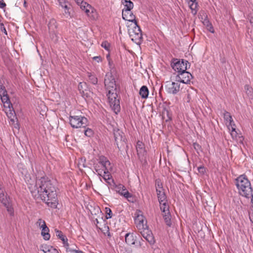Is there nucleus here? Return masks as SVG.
Masks as SVG:
<instances>
[{"label": "nucleus", "instance_id": "nucleus-1", "mask_svg": "<svg viewBox=\"0 0 253 253\" xmlns=\"http://www.w3.org/2000/svg\"><path fill=\"white\" fill-rule=\"evenodd\" d=\"M37 188L31 190V194L35 199H40L51 208H56L58 204L56 189L46 177H42L36 182Z\"/></svg>", "mask_w": 253, "mask_h": 253}, {"label": "nucleus", "instance_id": "nucleus-2", "mask_svg": "<svg viewBox=\"0 0 253 253\" xmlns=\"http://www.w3.org/2000/svg\"><path fill=\"white\" fill-rule=\"evenodd\" d=\"M105 86L108 93V96L109 102L110 107L114 110L116 114L120 111V97H118L117 91V85L115 80V78L113 76L111 73H107L105 76L104 80Z\"/></svg>", "mask_w": 253, "mask_h": 253}, {"label": "nucleus", "instance_id": "nucleus-3", "mask_svg": "<svg viewBox=\"0 0 253 253\" xmlns=\"http://www.w3.org/2000/svg\"><path fill=\"white\" fill-rule=\"evenodd\" d=\"M236 185L240 194L247 198L252 196L253 188L250 181L244 175H241L235 179Z\"/></svg>", "mask_w": 253, "mask_h": 253}, {"label": "nucleus", "instance_id": "nucleus-4", "mask_svg": "<svg viewBox=\"0 0 253 253\" xmlns=\"http://www.w3.org/2000/svg\"><path fill=\"white\" fill-rule=\"evenodd\" d=\"M128 34L131 40L137 44H140L142 42V31L137 23L128 26Z\"/></svg>", "mask_w": 253, "mask_h": 253}, {"label": "nucleus", "instance_id": "nucleus-5", "mask_svg": "<svg viewBox=\"0 0 253 253\" xmlns=\"http://www.w3.org/2000/svg\"><path fill=\"white\" fill-rule=\"evenodd\" d=\"M69 121L71 126L74 128H85L88 125L87 119L81 116H70Z\"/></svg>", "mask_w": 253, "mask_h": 253}, {"label": "nucleus", "instance_id": "nucleus-6", "mask_svg": "<svg viewBox=\"0 0 253 253\" xmlns=\"http://www.w3.org/2000/svg\"><path fill=\"white\" fill-rule=\"evenodd\" d=\"M187 65L190 66V63L184 59H173L171 64V67L178 73H181L187 69Z\"/></svg>", "mask_w": 253, "mask_h": 253}, {"label": "nucleus", "instance_id": "nucleus-7", "mask_svg": "<svg viewBox=\"0 0 253 253\" xmlns=\"http://www.w3.org/2000/svg\"><path fill=\"white\" fill-rule=\"evenodd\" d=\"M192 78V75L186 70L180 73L179 75L176 76L175 81L177 82L187 84L190 82Z\"/></svg>", "mask_w": 253, "mask_h": 253}, {"label": "nucleus", "instance_id": "nucleus-8", "mask_svg": "<svg viewBox=\"0 0 253 253\" xmlns=\"http://www.w3.org/2000/svg\"><path fill=\"white\" fill-rule=\"evenodd\" d=\"M140 232L143 237L147 241L150 245H153L155 243L154 237L152 232L148 227H146L140 231Z\"/></svg>", "mask_w": 253, "mask_h": 253}, {"label": "nucleus", "instance_id": "nucleus-9", "mask_svg": "<svg viewBox=\"0 0 253 253\" xmlns=\"http://www.w3.org/2000/svg\"><path fill=\"white\" fill-rule=\"evenodd\" d=\"M168 83L166 85V90L168 93L172 94H176L179 91L180 84L178 82H167Z\"/></svg>", "mask_w": 253, "mask_h": 253}, {"label": "nucleus", "instance_id": "nucleus-10", "mask_svg": "<svg viewBox=\"0 0 253 253\" xmlns=\"http://www.w3.org/2000/svg\"><path fill=\"white\" fill-rule=\"evenodd\" d=\"M136 148L139 159L140 160H145V156L146 155V151L145 149L144 144L142 143V142L138 141L136 143Z\"/></svg>", "mask_w": 253, "mask_h": 253}, {"label": "nucleus", "instance_id": "nucleus-11", "mask_svg": "<svg viewBox=\"0 0 253 253\" xmlns=\"http://www.w3.org/2000/svg\"><path fill=\"white\" fill-rule=\"evenodd\" d=\"M115 140L120 151L123 149L126 150L127 148V145H126V139L124 135L121 136L119 137H116Z\"/></svg>", "mask_w": 253, "mask_h": 253}, {"label": "nucleus", "instance_id": "nucleus-12", "mask_svg": "<svg viewBox=\"0 0 253 253\" xmlns=\"http://www.w3.org/2000/svg\"><path fill=\"white\" fill-rule=\"evenodd\" d=\"M99 163L102 165L103 167L104 168V173H107L108 170H110L111 169V163L107 159L106 157L104 156H100L98 159Z\"/></svg>", "mask_w": 253, "mask_h": 253}, {"label": "nucleus", "instance_id": "nucleus-13", "mask_svg": "<svg viewBox=\"0 0 253 253\" xmlns=\"http://www.w3.org/2000/svg\"><path fill=\"white\" fill-rule=\"evenodd\" d=\"M122 17L124 20L133 22V24L137 23L135 16L131 10L122 11Z\"/></svg>", "mask_w": 253, "mask_h": 253}, {"label": "nucleus", "instance_id": "nucleus-14", "mask_svg": "<svg viewBox=\"0 0 253 253\" xmlns=\"http://www.w3.org/2000/svg\"><path fill=\"white\" fill-rule=\"evenodd\" d=\"M135 222L137 229L140 231L146 227H148L146 221L144 220L142 215H138L135 219Z\"/></svg>", "mask_w": 253, "mask_h": 253}, {"label": "nucleus", "instance_id": "nucleus-15", "mask_svg": "<svg viewBox=\"0 0 253 253\" xmlns=\"http://www.w3.org/2000/svg\"><path fill=\"white\" fill-rule=\"evenodd\" d=\"M136 236L134 235L133 233H128L125 235V241L126 243L129 245H135V243L137 244V242H136Z\"/></svg>", "mask_w": 253, "mask_h": 253}, {"label": "nucleus", "instance_id": "nucleus-16", "mask_svg": "<svg viewBox=\"0 0 253 253\" xmlns=\"http://www.w3.org/2000/svg\"><path fill=\"white\" fill-rule=\"evenodd\" d=\"M112 182L113 183V186L115 188L116 191L119 193L121 195L123 196V194L126 193V191H128L126 188L125 186L123 184H119L117 185L114 180H112Z\"/></svg>", "mask_w": 253, "mask_h": 253}, {"label": "nucleus", "instance_id": "nucleus-17", "mask_svg": "<svg viewBox=\"0 0 253 253\" xmlns=\"http://www.w3.org/2000/svg\"><path fill=\"white\" fill-rule=\"evenodd\" d=\"M158 199L160 204H161L162 202H166L167 201V196L164 191V190L163 191H160L157 192Z\"/></svg>", "mask_w": 253, "mask_h": 253}, {"label": "nucleus", "instance_id": "nucleus-18", "mask_svg": "<svg viewBox=\"0 0 253 253\" xmlns=\"http://www.w3.org/2000/svg\"><path fill=\"white\" fill-rule=\"evenodd\" d=\"M139 95L141 98L146 99L148 97L149 94V89L145 85H143L140 89Z\"/></svg>", "mask_w": 253, "mask_h": 253}, {"label": "nucleus", "instance_id": "nucleus-19", "mask_svg": "<svg viewBox=\"0 0 253 253\" xmlns=\"http://www.w3.org/2000/svg\"><path fill=\"white\" fill-rule=\"evenodd\" d=\"M41 250L44 253H59L58 251L52 246H44L42 247Z\"/></svg>", "mask_w": 253, "mask_h": 253}, {"label": "nucleus", "instance_id": "nucleus-20", "mask_svg": "<svg viewBox=\"0 0 253 253\" xmlns=\"http://www.w3.org/2000/svg\"><path fill=\"white\" fill-rule=\"evenodd\" d=\"M48 29L51 33H55L57 28L56 22L55 19H51L48 23Z\"/></svg>", "mask_w": 253, "mask_h": 253}, {"label": "nucleus", "instance_id": "nucleus-21", "mask_svg": "<svg viewBox=\"0 0 253 253\" xmlns=\"http://www.w3.org/2000/svg\"><path fill=\"white\" fill-rule=\"evenodd\" d=\"M160 205V209L163 213L169 212V206L168 204V201L166 202H162Z\"/></svg>", "mask_w": 253, "mask_h": 253}, {"label": "nucleus", "instance_id": "nucleus-22", "mask_svg": "<svg viewBox=\"0 0 253 253\" xmlns=\"http://www.w3.org/2000/svg\"><path fill=\"white\" fill-rule=\"evenodd\" d=\"M49 229L48 227L42 230L41 235L43 236L45 240H48L50 239V235L49 233Z\"/></svg>", "mask_w": 253, "mask_h": 253}, {"label": "nucleus", "instance_id": "nucleus-23", "mask_svg": "<svg viewBox=\"0 0 253 253\" xmlns=\"http://www.w3.org/2000/svg\"><path fill=\"white\" fill-rule=\"evenodd\" d=\"M80 7L83 10H84L87 14H88L91 6L86 2L84 1L82 4H81Z\"/></svg>", "mask_w": 253, "mask_h": 253}, {"label": "nucleus", "instance_id": "nucleus-24", "mask_svg": "<svg viewBox=\"0 0 253 253\" xmlns=\"http://www.w3.org/2000/svg\"><path fill=\"white\" fill-rule=\"evenodd\" d=\"M170 216H171V215H170L169 212H167L166 214L163 213V217H164L165 223L169 227H170L171 225Z\"/></svg>", "mask_w": 253, "mask_h": 253}, {"label": "nucleus", "instance_id": "nucleus-25", "mask_svg": "<svg viewBox=\"0 0 253 253\" xmlns=\"http://www.w3.org/2000/svg\"><path fill=\"white\" fill-rule=\"evenodd\" d=\"M124 2L126 3L125 5V8L123 11L131 10L133 7V3L130 0H124Z\"/></svg>", "mask_w": 253, "mask_h": 253}, {"label": "nucleus", "instance_id": "nucleus-26", "mask_svg": "<svg viewBox=\"0 0 253 253\" xmlns=\"http://www.w3.org/2000/svg\"><path fill=\"white\" fill-rule=\"evenodd\" d=\"M223 117L226 123H229L231 124L233 123V119L230 113L226 111H224L223 113Z\"/></svg>", "mask_w": 253, "mask_h": 253}, {"label": "nucleus", "instance_id": "nucleus-27", "mask_svg": "<svg viewBox=\"0 0 253 253\" xmlns=\"http://www.w3.org/2000/svg\"><path fill=\"white\" fill-rule=\"evenodd\" d=\"M0 98L1 99V101L4 104V106H7L8 108H10V106H12V104L10 103V100L8 95L3 96Z\"/></svg>", "mask_w": 253, "mask_h": 253}, {"label": "nucleus", "instance_id": "nucleus-28", "mask_svg": "<svg viewBox=\"0 0 253 253\" xmlns=\"http://www.w3.org/2000/svg\"><path fill=\"white\" fill-rule=\"evenodd\" d=\"M56 235L58 237L59 239H60L63 242H65V241H68V239L66 237L63 235V233L57 229L55 230Z\"/></svg>", "mask_w": 253, "mask_h": 253}, {"label": "nucleus", "instance_id": "nucleus-29", "mask_svg": "<svg viewBox=\"0 0 253 253\" xmlns=\"http://www.w3.org/2000/svg\"><path fill=\"white\" fill-rule=\"evenodd\" d=\"M245 89L248 96L251 98H253V89L250 87L249 85L246 84L245 85Z\"/></svg>", "mask_w": 253, "mask_h": 253}, {"label": "nucleus", "instance_id": "nucleus-30", "mask_svg": "<svg viewBox=\"0 0 253 253\" xmlns=\"http://www.w3.org/2000/svg\"><path fill=\"white\" fill-rule=\"evenodd\" d=\"M87 77L89 81L93 84H96L98 82L97 78L95 75L92 74L91 73H87Z\"/></svg>", "mask_w": 253, "mask_h": 253}, {"label": "nucleus", "instance_id": "nucleus-31", "mask_svg": "<svg viewBox=\"0 0 253 253\" xmlns=\"http://www.w3.org/2000/svg\"><path fill=\"white\" fill-rule=\"evenodd\" d=\"M84 85H86V84L85 83L83 84L82 83H80L78 85L79 90L80 91V93L82 94V95L83 97H85V96L87 97V96H88L87 93H85V91L83 89Z\"/></svg>", "mask_w": 253, "mask_h": 253}, {"label": "nucleus", "instance_id": "nucleus-32", "mask_svg": "<svg viewBox=\"0 0 253 253\" xmlns=\"http://www.w3.org/2000/svg\"><path fill=\"white\" fill-rule=\"evenodd\" d=\"M155 186H156V192L160 191H163L164 189L163 187V184L159 179H156L155 181Z\"/></svg>", "mask_w": 253, "mask_h": 253}, {"label": "nucleus", "instance_id": "nucleus-33", "mask_svg": "<svg viewBox=\"0 0 253 253\" xmlns=\"http://www.w3.org/2000/svg\"><path fill=\"white\" fill-rule=\"evenodd\" d=\"M123 196L126 198L128 202L133 203L134 198L132 195L128 191H126V193L123 194Z\"/></svg>", "mask_w": 253, "mask_h": 253}, {"label": "nucleus", "instance_id": "nucleus-34", "mask_svg": "<svg viewBox=\"0 0 253 253\" xmlns=\"http://www.w3.org/2000/svg\"><path fill=\"white\" fill-rule=\"evenodd\" d=\"M7 209V211L9 213L10 215H13L14 212V210L13 208L11 207L10 204L9 202V201H8V204L7 205H4Z\"/></svg>", "mask_w": 253, "mask_h": 253}, {"label": "nucleus", "instance_id": "nucleus-35", "mask_svg": "<svg viewBox=\"0 0 253 253\" xmlns=\"http://www.w3.org/2000/svg\"><path fill=\"white\" fill-rule=\"evenodd\" d=\"M105 211L106 213V218H111L112 216V212L111 210L109 208H105Z\"/></svg>", "mask_w": 253, "mask_h": 253}, {"label": "nucleus", "instance_id": "nucleus-36", "mask_svg": "<svg viewBox=\"0 0 253 253\" xmlns=\"http://www.w3.org/2000/svg\"><path fill=\"white\" fill-rule=\"evenodd\" d=\"M84 134L88 137H91L93 134V132L91 129L87 128L84 130Z\"/></svg>", "mask_w": 253, "mask_h": 253}, {"label": "nucleus", "instance_id": "nucleus-37", "mask_svg": "<svg viewBox=\"0 0 253 253\" xmlns=\"http://www.w3.org/2000/svg\"><path fill=\"white\" fill-rule=\"evenodd\" d=\"M101 176L106 181V182L107 181H108V180H110L111 178H112V176L109 173V170H108V173H104L103 175H102Z\"/></svg>", "mask_w": 253, "mask_h": 253}, {"label": "nucleus", "instance_id": "nucleus-38", "mask_svg": "<svg viewBox=\"0 0 253 253\" xmlns=\"http://www.w3.org/2000/svg\"><path fill=\"white\" fill-rule=\"evenodd\" d=\"M123 135H124V133L119 129L114 131V135L115 139H116V137H119Z\"/></svg>", "mask_w": 253, "mask_h": 253}, {"label": "nucleus", "instance_id": "nucleus-39", "mask_svg": "<svg viewBox=\"0 0 253 253\" xmlns=\"http://www.w3.org/2000/svg\"><path fill=\"white\" fill-rule=\"evenodd\" d=\"M58 2L60 5L63 7L64 9L68 8V5L67 4V1L65 0H58Z\"/></svg>", "mask_w": 253, "mask_h": 253}, {"label": "nucleus", "instance_id": "nucleus-40", "mask_svg": "<svg viewBox=\"0 0 253 253\" xmlns=\"http://www.w3.org/2000/svg\"><path fill=\"white\" fill-rule=\"evenodd\" d=\"M67 252H74L76 253H84L82 251H80L79 250H77V249H74L73 248H68Z\"/></svg>", "mask_w": 253, "mask_h": 253}, {"label": "nucleus", "instance_id": "nucleus-41", "mask_svg": "<svg viewBox=\"0 0 253 253\" xmlns=\"http://www.w3.org/2000/svg\"><path fill=\"white\" fill-rule=\"evenodd\" d=\"M231 135L233 138H237V132L236 131V128L234 127H232V129L231 130Z\"/></svg>", "mask_w": 253, "mask_h": 253}, {"label": "nucleus", "instance_id": "nucleus-42", "mask_svg": "<svg viewBox=\"0 0 253 253\" xmlns=\"http://www.w3.org/2000/svg\"><path fill=\"white\" fill-rule=\"evenodd\" d=\"M101 46L104 48L106 50H109V48L110 47V44L109 43H108L106 41H105V42H103L102 44H101Z\"/></svg>", "mask_w": 253, "mask_h": 253}, {"label": "nucleus", "instance_id": "nucleus-43", "mask_svg": "<svg viewBox=\"0 0 253 253\" xmlns=\"http://www.w3.org/2000/svg\"><path fill=\"white\" fill-rule=\"evenodd\" d=\"M193 146H194V149L197 151L198 152V150H200L201 148V147L200 145H199L198 143H194L193 144Z\"/></svg>", "mask_w": 253, "mask_h": 253}, {"label": "nucleus", "instance_id": "nucleus-44", "mask_svg": "<svg viewBox=\"0 0 253 253\" xmlns=\"http://www.w3.org/2000/svg\"><path fill=\"white\" fill-rule=\"evenodd\" d=\"M206 23H207L208 24H207V26L208 27H209V31L211 32V33H213L214 32V31H213V27H212L211 26V23H209V21H207Z\"/></svg>", "mask_w": 253, "mask_h": 253}, {"label": "nucleus", "instance_id": "nucleus-45", "mask_svg": "<svg viewBox=\"0 0 253 253\" xmlns=\"http://www.w3.org/2000/svg\"><path fill=\"white\" fill-rule=\"evenodd\" d=\"M92 59L93 60L96 61L97 62H99L102 60V58L100 56H94Z\"/></svg>", "mask_w": 253, "mask_h": 253}, {"label": "nucleus", "instance_id": "nucleus-46", "mask_svg": "<svg viewBox=\"0 0 253 253\" xmlns=\"http://www.w3.org/2000/svg\"><path fill=\"white\" fill-rule=\"evenodd\" d=\"M198 171L200 173L203 174L205 171V169L204 167H200L198 168Z\"/></svg>", "mask_w": 253, "mask_h": 253}, {"label": "nucleus", "instance_id": "nucleus-47", "mask_svg": "<svg viewBox=\"0 0 253 253\" xmlns=\"http://www.w3.org/2000/svg\"><path fill=\"white\" fill-rule=\"evenodd\" d=\"M228 127L229 130H232V127H236L235 124H234V122L233 121V123H231V124L229 123Z\"/></svg>", "mask_w": 253, "mask_h": 253}, {"label": "nucleus", "instance_id": "nucleus-48", "mask_svg": "<svg viewBox=\"0 0 253 253\" xmlns=\"http://www.w3.org/2000/svg\"><path fill=\"white\" fill-rule=\"evenodd\" d=\"M43 222H45V221L40 218L38 220L36 224L37 225L40 227L41 226V224H42V223L43 224Z\"/></svg>", "mask_w": 253, "mask_h": 253}, {"label": "nucleus", "instance_id": "nucleus-49", "mask_svg": "<svg viewBox=\"0 0 253 253\" xmlns=\"http://www.w3.org/2000/svg\"><path fill=\"white\" fill-rule=\"evenodd\" d=\"M0 29L2 32H3L6 35H7V32L4 26V25L1 23L0 24Z\"/></svg>", "mask_w": 253, "mask_h": 253}, {"label": "nucleus", "instance_id": "nucleus-50", "mask_svg": "<svg viewBox=\"0 0 253 253\" xmlns=\"http://www.w3.org/2000/svg\"><path fill=\"white\" fill-rule=\"evenodd\" d=\"M6 95H7V91H6V89L3 91H2L1 92L0 91V97H2L3 96Z\"/></svg>", "mask_w": 253, "mask_h": 253}, {"label": "nucleus", "instance_id": "nucleus-51", "mask_svg": "<svg viewBox=\"0 0 253 253\" xmlns=\"http://www.w3.org/2000/svg\"><path fill=\"white\" fill-rule=\"evenodd\" d=\"M6 6V4L3 2V0H0V7L4 8Z\"/></svg>", "mask_w": 253, "mask_h": 253}, {"label": "nucleus", "instance_id": "nucleus-52", "mask_svg": "<svg viewBox=\"0 0 253 253\" xmlns=\"http://www.w3.org/2000/svg\"><path fill=\"white\" fill-rule=\"evenodd\" d=\"M64 246L65 247V248H66V251H67V248H70L69 247V244H68V242L67 241H65V242H63Z\"/></svg>", "mask_w": 253, "mask_h": 253}, {"label": "nucleus", "instance_id": "nucleus-53", "mask_svg": "<svg viewBox=\"0 0 253 253\" xmlns=\"http://www.w3.org/2000/svg\"><path fill=\"white\" fill-rule=\"evenodd\" d=\"M140 240L141 241H139V243H138V245H136L137 246H139L140 247H142V246L143 245V243L142 242H144V241L143 240V239L142 238H140Z\"/></svg>", "mask_w": 253, "mask_h": 253}, {"label": "nucleus", "instance_id": "nucleus-54", "mask_svg": "<svg viewBox=\"0 0 253 253\" xmlns=\"http://www.w3.org/2000/svg\"><path fill=\"white\" fill-rule=\"evenodd\" d=\"M95 170L96 172H97L98 173V174L99 176H102V171L100 170V169H97L96 168H95Z\"/></svg>", "mask_w": 253, "mask_h": 253}, {"label": "nucleus", "instance_id": "nucleus-55", "mask_svg": "<svg viewBox=\"0 0 253 253\" xmlns=\"http://www.w3.org/2000/svg\"><path fill=\"white\" fill-rule=\"evenodd\" d=\"M41 228H42V230L43 229V228H47V226L46 225L45 222H43V224H41V226L40 227Z\"/></svg>", "mask_w": 253, "mask_h": 253}, {"label": "nucleus", "instance_id": "nucleus-56", "mask_svg": "<svg viewBox=\"0 0 253 253\" xmlns=\"http://www.w3.org/2000/svg\"><path fill=\"white\" fill-rule=\"evenodd\" d=\"M94 223L96 225V227L97 228H98L100 229H101L98 226V224H99V221H98V220L97 218L95 219V220H94Z\"/></svg>", "mask_w": 253, "mask_h": 253}, {"label": "nucleus", "instance_id": "nucleus-57", "mask_svg": "<svg viewBox=\"0 0 253 253\" xmlns=\"http://www.w3.org/2000/svg\"><path fill=\"white\" fill-rule=\"evenodd\" d=\"M64 12H65V15H67L68 16L70 15V12L69 11V7H68L67 9H65Z\"/></svg>", "mask_w": 253, "mask_h": 253}, {"label": "nucleus", "instance_id": "nucleus-58", "mask_svg": "<svg viewBox=\"0 0 253 253\" xmlns=\"http://www.w3.org/2000/svg\"><path fill=\"white\" fill-rule=\"evenodd\" d=\"M76 1L78 5H80L84 1L83 0H76Z\"/></svg>", "mask_w": 253, "mask_h": 253}, {"label": "nucleus", "instance_id": "nucleus-59", "mask_svg": "<svg viewBox=\"0 0 253 253\" xmlns=\"http://www.w3.org/2000/svg\"><path fill=\"white\" fill-rule=\"evenodd\" d=\"M190 99H191L190 95L189 93H188L187 98H186V101L187 102H189L190 101Z\"/></svg>", "mask_w": 253, "mask_h": 253}, {"label": "nucleus", "instance_id": "nucleus-60", "mask_svg": "<svg viewBox=\"0 0 253 253\" xmlns=\"http://www.w3.org/2000/svg\"><path fill=\"white\" fill-rule=\"evenodd\" d=\"M5 90V87L3 85H0V91Z\"/></svg>", "mask_w": 253, "mask_h": 253}, {"label": "nucleus", "instance_id": "nucleus-61", "mask_svg": "<svg viewBox=\"0 0 253 253\" xmlns=\"http://www.w3.org/2000/svg\"><path fill=\"white\" fill-rule=\"evenodd\" d=\"M112 180H113V179L111 178L110 180H108V181H106V182H107L110 185H113V183L112 182Z\"/></svg>", "mask_w": 253, "mask_h": 253}, {"label": "nucleus", "instance_id": "nucleus-62", "mask_svg": "<svg viewBox=\"0 0 253 253\" xmlns=\"http://www.w3.org/2000/svg\"><path fill=\"white\" fill-rule=\"evenodd\" d=\"M250 198H251V201H252V202H253V192L252 193V196H251V197H250Z\"/></svg>", "mask_w": 253, "mask_h": 253}, {"label": "nucleus", "instance_id": "nucleus-63", "mask_svg": "<svg viewBox=\"0 0 253 253\" xmlns=\"http://www.w3.org/2000/svg\"><path fill=\"white\" fill-rule=\"evenodd\" d=\"M107 232L108 233V236H110L111 235H110V232H109V227H108V226H107Z\"/></svg>", "mask_w": 253, "mask_h": 253}, {"label": "nucleus", "instance_id": "nucleus-64", "mask_svg": "<svg viewBox=\"0 0 253 253\" xmlns=\"http://www.w3.org/2000/svg\"><path fill=\"white\" fill-rule=\"evenodd\" d=\"M24 5L25 7H26V2L25 0H24Z\"/></svg>", "mask_w": 253, "mask_h": 253}]
</instances>
